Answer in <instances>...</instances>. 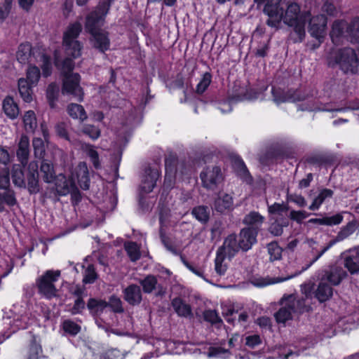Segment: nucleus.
Here are the masks:
<instances>
[{"mask_svg":"<svg viewBox=\"0 0 359 359\" xmlns=\"http://www.w3.org/2000/svg\"><path fill=\"white\" fill-rule=\"evenodd\" d=\"M82 29L81 22L69 24L63 34V46L67 57L60 67L64 76L62 92L70 95L77 101L83 98V91L80 86L81 76L77 73H72L74 67L73 59L81 55L82 45L77 40Z\"/></svg>","mask_w":359,"mask_h":359,"instance_id":"nucleus-1","label":"nucleus"},{"mask_svg":"<svg viewBox=\"0 0 359 359\" xmlns=\"http://www.w3.org/2000/svg\"><path fill=\"white\" fill-rule=\"evenodd\" d=\"M257 4L265 3L264 13L269 16L267 25L271 27L278 28L283 20L285 24L293 28L296 36L294 42H301L304 39L306 23L311 15L309 11H301L297 4H289L287 9L281 0H255Z\"/></svg>","mask_w":359,"mask_h":359,"instance_id":"nucleus-2","label":"nucleus"},{"mask_svg":"<svg viewBox=\"0 0 359 359\" xmlns=\"http://www.w3.org/2000/svg\"><path fill=\"white\" fill-rule=\"evenodd\" d=\"M109 9V4L107 1L100 2L95 11L87 15L85 23L86 30L91 34V43L102 53L107 50L110 46L108 32L100 29Z\"/></svg>","mask_w":359,"mask_h":359,"instance_id":"nucleus-3","label":"nucleus"},{"mask_svg":"<svg viewBox=\"0 0 359 359\" xmlns=\"http://www.w3.org/2000/svg\"><path fill=\"white\" fill-rule=\"evenodd\" d=\"M56 191L59 195L65 196L76 188V182L80 187L87 190L90 187L89 172L86 163L79 162L70 170L69 179L65 175L60 174L53 181Z\"/></svg>","mask_w":359,"mask_h":359,"instance_id":"nucleus-4","label":"nucleus"},{"mask_svg":"<svg viewBox=\"0 0 359 359\" xmlns=\"http://www.w3.org/2000/svg\"><path fill=\"white\" fill-rule=\"evenodd\" d=\"M309 304L307 295L299 297L290 294L284 297L281 300V307L275 315L276 319L278 323H285L297 315L309 311Z\"/></svg>","mask_w":359,"mask_h":359,"instance_id":"nucleus-5","label":"nucleus"},{"mask_svg":"<svg viewBox=\"0 0 359 359\" xmlns=\"http://www.w3.org/2000/svg\"><path fill=\"white\" fill-rule=\"evenodd\" d=\"M330 66L338 65L344 73L354 74L359 66V47L357 52L351 48H344L333 50L328 56Z\"/></svg>","mask_w":359,"mask_h":359,"instance_id":"nucleus-6","label":"nucleus"},{"mask_svg":"<svg viewBox=\"0 0 359 359\" xmlns=\"http://www.w3.org/2000/svg\"><path fill=\"white\" fill-rule=\"evenodd\" d=\"M60 271L48 270L36 280L39 292L46 299H52L57 294V290L55 286L60 276Z\"/></svg>","mask_w":359,"mask_h":359,"instance_id":"nucleus-7","label":"nucleus"},{"mask_svg":"<svg viewBox=\"0 0 359 359\" xmlns=\"http://www.w3.org/2000/svg\"><path fill=\"white\" fill-rule=\"evenodd\" d=\"M200 177L203 187L209 190H215L223 180L221 169L216 165L206 167Z\"/></svg>","mask_w":359,"mask_h":359,"instance_id":"nucleus-8","label":"nucleus"},{"mask_svg":"<svg viewBox=\"0 0 359 359\" xmlns=\"http://www.w3.org/2000/svg\"><path fill=\"white\" fill-rule=\"evenodd\" d=\"M308 20L309 34L321 43L326 35L327 18L324 15H317L313 18L310 15Z\"/></svg>","mask_w":359,"mask_h":359,"instance_id":"nucleus-9","label":"nucleus"},{"mask_svg":"<svg viewBox=\"0 0 359 359\" xmlns=\"http://www.w3.org/2000/svg\"><path fill=\"white\" fill-rule=\"evenodd\" d=\"M355 229L356 226L353 223H348L346 226L342 228L337 236L333 240H332L327 246L324 247L320 251L318 252V254L311 259V261L306 266V267L304 269V270L309 269L334 244L344 241L352 235L355 232Z\"/></svg>","mask_w":359,"mask_h":359,"instance_id":"nucleus-10","label":"nucleus"},{"mask_svg":"<svg viewBox=\"0 0 359 359\" xmlns=\"http://www.w3.org/2000/svg\"><path fill=\"white\" fill-rule=\"evenodd\" d=\"M184 165L180 163L175 168L169 160L165 161V176L164 180V186L166 188H170L172 186L175 178H182L184 175H187L188 171L185 169L183 171Z\"/></svg>","mask_w":359,"mask_h":359,"instance_id":"nucleus-11","label":"nucleus"},{"mask_svg":"<svg viewBox=\"0 0 359 359\" xmlns=\"http://www.w3.org/2000/svg\"><path fill=\"white\" fill-rule=\"evenodd\" d=\"M341 257L345 268L351 274L359 273V246L344 252Z\"/></svg>","mask_w":359,"mask_h":359,"instance_id":"nucleus-12","label":"nucleus"},{"mask_svg":"<svg viewBox=\"0 0 359 359\" xmlns=\"http://www.w3.org/2000/svg\"><path fill=\"white\" fill-rule=\"evenodd\" d=\"M159 176L160 172L157 168H146L142 176L140 185L141 191L144 193L151 192L154 188Z\"/></svg>","mask_w":359,"mask_h":359,"instance_id":"nucleus-13","label":"nucleus"},{"mask_svg":"<svg viewBox=\"0 0 359 359\" xmlns=\"http://www.w3.org/2000/svg\"><path fill=\"white\" fill-rule=\"evenodd\" d=\"M6 324L10 325V332L6 335L8 338L11 333H14L20 329H26L29 325H32L35 321V317H31L28 314L25 315H15L13 320L9 318L6 319Z\"/></svg>","mask_w":359,"mask_h":359,"instance_id":"nucleus-14","label":"nucleus"},{"mask_svg":"<svg viewBox=\"0 0 359 359\" xmlns=\"http://www.w3.org/2000/svg\"><path fill=\"white\" fill-rule=\"evenodd\" d=\"M6 324L10 325V332L6 335L8 338L11 333H14L20 329H26L29 325H32L35 321V317H31L28 314L25 315H15L13 320L9 318L6 319Z\"/></svg>","mask_w":359,"mask_h":359,"instance_id":"nucleus-15","label":"nucleus"},{"mask_svg":"<svg viewBox=\"0 0 359 359\" xmlns=\"http://www.w3.org/2000/svg\"><path fill=\"white\" fill-rule=\"evenodd\" d=\"M257 231L251 227L244 228L241 231L237 239L241 250L246 252L256 243Z\"/></svg>","mask_w":359,"mask_h":359,"instance_id":"nucleus-16","label":"nucleus"},{"mask_svg":"<svg viewBox=\"0 0 359 359\" xmlns=\"http://www.w3.org/2000/svg\"><path fill=\"white\" fill-rule=\"evenodd\" d=\"M271 93L273 100L276 104H280L287 102H294L300 101L303 99L298 92L293 90L285 92L280 88H276L275 87L271 88Z\"/></svg>","mask_w":359,"mask_h":359,"instance_id":"nucleus-17","label":"nucleus"},{"mask_svg":"<svg viewBox=\"0 0 359 359\" xmlns=\"http://www.w3.org/2000/svg\"><path fill=\"white\" fill-rule=\"evenodd\" d=\"M38 168L39 165L36 161H31L28 164L27 182V189L30 194H36L40 190Z\"/></svg>","mask_w":359,"mask_h":359,"instance_id":"nucleus-18","label":"nucleus"},{"mask_svg":"<svg viewBox=\"0 0 359 359\" xmlns=\"http://www.w3.org/2000/svg\"><path fill=\"white\" fill-rule=\"evenodd\" d=\"M241 247L236 236L233 234L229 235L224 241V243L217 251L226 255L229 259L233 257L240 250Z\"/></svg>","mask_w":359,"mask_h":359,"instance_id":"nucleus-19","label":"nucleus"},{"mask_svg":"<svg viewBox=\"0 0 359 359\" xmlns=\"http://www.w3.org/2000/svg\"><path fill=\"white\" fill-rule=\"evenodd\" d=\"M16 155L18 161L24 167L27 163L29 155V139L26 135H22L20 137Z\"/></svg>","mask_w":359,"mask_h":359,"instance_id":"nucleus-20","label":"nucleus"},{"mask_svg":"<svg viewBox=\"0 0 359 359\" xmlns=\"http://www.w3.org/2000/svg\"><path fill=\"white\" fill-rule=\"evenodd\" d=\"M346 272L341 267H332L330 271H327L322 278H325V281L330 285H337L346 276Z\"/></svg>","mask_w":359,"mask_h":359,"instance_id":"nucleus-21","label":"nucleus"},{"mask_svg":"<svg viewBox=\"0 0 359 359\" xmlns=\"http://www.w3.org/2000/svg\"><path fill=\"white\" fill-rule=\"evenodd\" d=\"M157 283L156 278L151 275L147 276L140 281V285L145 293H151L155 289H157L156 295L162 296L165 293V289L161 285H158Z\"/></svg>","mask_w":359,"mask_h":359,"instance_id":"nucleus-22","label":"nucleus"},{"mask_svg":"<svg viewBox=\"0 0 359 359\" xmlns=\"http://www.w3.org/2000/svg\"><path fill=\"white\" fill-rule=\"evenodd\" d=\"M124 299L130 304H139L142 301V292L140 286L130 285L124 290Z\"/></svg>","mask_w":359,"mask_h":359,"instance_id":"nucleus-23","label":"nucleus"},{"mask_svg":"<svg viewBox=\"0 0 359 359\" xmlns=\"http://www.w3.org/2000/svg\"><path fill=\"white\" fill-rule=\"evenodd\" d=\"M18 91L20 97L24 102L29 103L33 100V88L34 86L31 85L25 78H20L18 81Z\"/></svg>","mask_w":359,"mask_h":359,"instance_id":"nucleus-24","label":"nucleus"},{"mask_svg":"<svg viewBox=\"0 0 359 359\" xmlns=\"http://www.w3.org/2000/svg\"><path fill=\"white\" fill-rule=\"evenodd\" d=\"M2 108L4 112L9 118L13 120L18 116L19 107L12 97L7 96L4 98L2 102Z\"/></svg>","mask_w":359,"mask_h":359,"instance_id":"nucleus-25","label":"nucleus"},{"mask_svg":"<svg viewBox=\"0 0 359 359\" xmlns=\"http://www.w3.org/2000/svg\"><path fill=\"white\" fill-rule=\"evenodd\" d=\"M233 206V198L227 194H222L215 200L214 207L215 209L219 212H224L229 210Z\"/></svg>","mask_w":359,"mask_h":359,"instance_id":"nucleus-26","label":"nucleus"},{"mask_svg":"<svg viewBox=\"0 0 359 359\" xmlns=\"http://www.w3.org/2000/svg\"><path fill=\"white\" fill-rule=\"evenodd\" d=\"M23 126L27 133H33L37 128V118L32 110L25 111L22 116Z\"/></svg>","mask_w":359,"mask_h":359,"instance_id":"nucleus-27","label":"nucleus"},{"mask_svg":"<svg viewBox=\"0 0 359 359\" xmlns=\"http://www.w3.org/2000/svg\"><path fill=\"white\" fill-rule=\"evenodd\" d=\"M32 55L34 56L35 53L32 49V46L29 43H21L16 53L17 60L21 64H25L29 61Z\"/></svg>","mask_w":359,"mask_h":359,"instance_id":"nucleus-28","label":"nucleus"},{"mask_svg":"<svg viewBox=\"0 0 359 359\" xmlns=\"http://www.w3.org/2000/svg\"><path fill=\"white\" fill-rule=\"evenodd\" d=\"M332 295V288L325 278H322L316 291V297L320 302L327 300Z\"/></svg>","mask_w":359,"mask_h":359,"instance_id":"nucleus-29","label":"nucleus"},{"mask_svg":"<svg viewBox=\"0 0 359 359\" xmlns=\"http://www.w3.org/2000/svg\"><path fill=\"white\" fill-rule=\"evenodd\" d=\"M40 171L43 181L46 183L53 182L57 177L55 175L53 165L46 160L41 162Z\"/></svg>","mask_w":359,"mask_h":359,"instance_id":"nucleus-30","label":"nucleus"},{"mask_svg":"<svg viewBox=\"0 0 359 359\" xmlns=\"http://www.w3.org/2000/svg\"><path fill=\"white\" fill-rule=\"evenodd\" d=\"M343 220V217L337 214L331 217H325L323 218H312L308 221V223L316 224L318 225L333 226L339 224Z\"/></svg>","mask_w":359,"mask_h":359,"instance_id":"nucleus-31","label":"nucleus"},{"mask_svg":"<svg viewBox=\"0 0 359 359\" xmlns=\"http://www.w3.org/2000/svg\"><path fill=\"white\" fill-rule=\"evenodd\" d=\"M333 196V191L330 189H322L318 195L313 199L312 203L309 207L311 210H318L321 205L325 201L326 199L332 198Z\"/></svg>","mask_w":359,"mask_h":359,"instance_id":"nucleus-32","label":"nucleus"},{"mask_svg":"<svg viewBox=\"0 0 359 359\" xmlns=\"http://www.w3.org/2000/svg\"><path fill=\"white\" fill-rule=\"evenodd\" d=\"M83 152L89 157L90 162L95 169L101 168V163L100 161L99 154L95 149V147L89 144H84L81 147Z\"/></svg>","mask_w":359,"mask_h":359,"instance_id":"nucleus-33","label":"nucleus"},{"mask_svg":"<svg viewBox=\"0 0 359 359\" xmlns=\"http://www.w3.org/2000/svg\"><path fill=\"white\" fill-rule=\"evenodd\" d=\"M172 306L180 316L188 317L191 315V306L185 304L180 298H175L172 301Z\"/></svg>","mask_w":359,"mask_h":359,"instance_id":"nucleus-34","label":"nucleus"},{"mask_svg":"<svg viewBox=\"0 0 359 359\" xmlns=\"http://www.w3.org/2000/svg\"><path fill=\"white\" fill-rule=\"evenodd\" d=\"M264 219V217L259 212L253 211L244 217L243 223L251 226V228L255 229L257 231L258 228L262 224Z\"/></svg>","mask_w":359,"mask_h":359,"instance_id":"nucleus-35","label":"nucleus"},{"mask_svg":"<svg viewBox=\"0 0 359 359\" xmlns=\"http://www.w3.org/2000/svg\"><path fill=\"white\" fill-rule=\"evenodd\" d=\"M226 257L221 251L217 252L215 259V271L219 276L224 275L228 269V264L226 262Z\"/></svg>","mask_w":359,"mask_h":359,"instance_id":"nucleus-36","label":"nucleus"},{"mask_svg":"<svg viewBox=\"0 0 359 359\" xmlns=\"http://www.w3.org/2000/svg\"><path fill=\"white\" fill-rule=\"evenodd\" d=\"M68 114L73 118L83 121L87 118L86 113L83 107L78 104H70L67 108Z\"/></svg>","mask_w":359,"mask_h":359,"instance_id":"nucleus-37","label":"nucleus"},{"mask_svg":"<svg viewBox=\"0 0 359 359\" xmlns=\"http://www.w3.org/2000/svg\"><path fill=\"white\" fill-rule=\"evenodd\" d=\"M12 180L15 185L19 187H26L24 172L20 165H14L12 168Z\"/></svg>","mask_w":359,"mask_h":359,"instance_id":"nucleus-38","label":"nucleus"},{"mask_svg":"<svg viewBox=\"0 0 359 359\" xmlns=\"http://www.w3.org/2000/svg\"><path fill=\"white\" fill-rule=\"evenodd\" d=\"M108 306L107 302L103 300H97L95 299H90L87 307L90 312L93 314H99L102 312L104 309Z\"/></svg>","mask_w":359,"mask_h":359,"instance_id":"nucleus-39","label":"nucleus"},{"mask_svg":"<svg viewBox=\"0 0 359 359\" xmlns=\"http://www.w3.org/2000/svg\"><path fill=\"white\" fill-rule=\"evenodd\" d=\"M61 327L66 334L71 336H75L81 331V326L72 320H64Z\"/></svg>","mask_w":359,"mask_h":359,"instance_id":"nucleus-40","label":"nucleus"},{"mask_svg":"<svg viewBox=\"0 0 359 359\" xmlns=\"http://www.w3.org/2000/svg\"><path fill=\"white\" fill-rule=\"evenodd\" d=\"M27 77L25 79L28 81L31 85L36 86L40 79L39 69L36 66H29L27 70Z\"/></svg>","mask_w":359,"mask_h":359,"instance_id":"nucleus-41","label":"nucleus"},{"mask_svg":"<svg viewBox=\"0 0 359 359\" xmlns=\"http://www.w3.org/2000/svg\"><path fill=\"white\" fill-rule=\"evenodd\" d=\"M125 249L131 261L135 262L140 257V249L137 245L133 242H128L125 244Z\"/></svg>","mask_w":359,"mask_h":359,"instance_id":"nucleus-42","label":"nucleus"},{"mask_svg":"<svg viewBox=\"0 0 359 359\" xmlns=\"http://www.w3.org/2000/svg\"><path fill=\"white\" fill-rule=\"evenodd\" d=\"M212 81V75L209 72L203 74L202 78L196 86V91L198 94L203 93Z\"/></svg>","mask_w":359,"mask_h":359,"instance_id":"nucleus-43","label":"nucleus"},{"mask_svg":"<svg viewBox=\"0 0 359 359\" xmlns=\"http://www.w3.org/2000/svg\"><path fill=\"white\" fill-rule=\"evenodd\" d=\"M231 355L229 349L222 347H210L208 353V356L226 359Z\"/></svg>","mask_w":359,"mask_h":359,"instance_id":"nucleus-44","label":"nucleus"},{"mask_svg":"<svg viewBox=\"0 0 359 359\" xmlns=\"http://www.w3.org/2000/svg\"><path fill=\"white\" fill-rule=\"evenodd\" d=\"M271 261L278 260L281 258L282 249L276 243H271L267 246Z\"/></svg>","mask_w":359,"mask_h":359,"instance_id":"nucleus-45","label":"nucleus"},{"mask_svg":"<svg viewBox=\"0 0 359 359\" xmlns=\"http://www.w3.org/2000/svg\"><path fill=\"white\" fill-rule=\"evenodd\" d=\"M34 155L36 158H43L45 154L44 142L40 137H34L32 140Z\"/></svg>","mask_w":359,"mask_h":359,"instance_id":"nucleus-46","label":"nucleus"},{"mask_svg":"<svg viewBox=\"0 0 359 359\" xmlns=\"http://www.w3.org/2000/svg\"><path fill=\"white\" fill-rule=\"evenodd\" d=\"M192 215L196 219L201 222H205L208 219V208L204 206H198L193 209Z\"/></svg>","mask_w":359,"mask_h":359,"instance_id":"nucleus-47","label":"nucleus"},{"mask_svg":"<svg viewBox=\"0 0 359 359\" xmlns=\"http://www.w3.org/2000/svg\"><path fill=\"white\" fill-rule=\"evenodd\" d=\"M292 277V276H289V277H287L285 278L277 279L275 281H271L269 278H256L253 279L252 283L256 287H265V286H267V285L273 284V283H280V282L287 280Z\"/></svg>","mask_w":359,"mask_h":359,"instance_id":"nucleus-48","label":"nucleus"},{"mask_svg":"<svg viewBox=\"0 0 359 359\" xmlns=\"http://www.w3.org/2000/svg\"><path fill=\"white\" fill-rule=\"evenodd\" d=\"M289 208L284 203H275L273 205L268 206V212L271 215H281L283 212H287Z\"/></svg>","mask_w":359,"mask_h":359,"instance_id":"nucleus-49","label":"nucleus"},{"mask_svg":"<svg viewBox=\"0 0 359 359\" xmlns=\"http://www.w3.org/2000/svg\"><path fill=\"white\" fill-rule=\"evenodd\" d=\"M9 185V168L0 167V189H7Z\"/></svg>","mask_w":359,"mask_h":359,"instance_id":"nucleus-50","label":"nucleus"},{"mask_svg":"<svg viewBox=\"0 0 359 359\" xmlns=\"http://www.w3.org/2000/svg\"><path fill=\"white\" fill-rule=\"evenodd\" d=\"M97 276L92 264L88 266L85 270L83 281L84 283H93L97 279Z\"/></svg>","mask_w":359,"mask_h":359,"instance_id":"nucleus-51","label":"nucleus"},{"mask_svg":"<svg viewBox=\"0 0 359 359\" xmlns=\"http://www.w3.org/2000/svg\"><path fill=\"white\" fill-rule=\"evenodd\" d=\"M58 93V87L55 83H51L47 88V98L49 101L50 107L53 108L55 106L54 102L57 98Z\"/></svg>","mask_w":359,"mask_h":359,"instance_id":"nucleus-52","label":"nucleus"},{"mask_svg":"<svg viewBox=\"0 0 359 359\" xmlns=\"http://www.w3.org/2000/svg\"><path fill=\"white\" fill-rule=\"evenodd\" d=\"M310 215L309 213L304 210H292L290 212L289 217L290 219L301 224L302 221Z\"/></svg>","mask_w":359,"mask_h":359,"instance_id":"nucleus-53","label":"nucleus"},{"mask_svg":"<svg viewBox=\"0 0 359 359\" xmlns=\"http://www.w3.org/2000/svg\"><path fill=\"white\" fill-rule=\"evenodd\" d=\"M82 132L93 140H97L100 136V130L92 125L84 126Z\"/></svg>","mask_w":359,"mask_h":359,"instance_id":"nucleus-54","label":"nucleus"},{"mask_svg":"<svg viewBox=\"0 0 359 359\" xmlns=\"http://www.w3.org/2000/svg\"><path fill=\"white\" fill-rule=\"evenodd\" d=\"M40 60L43 63L41 65L43 76L45 77L50 76L51 74L50 58L44 54H42L40 56Z\"/></svg>","mask_w":359,"mask_h":359,"instance_id":"nucleus-55","label":"nucleus"},{"mask_svg":"<svg viewBox=\"0 0 359 359\" xmlns=\"http://www.w3.org/2000/svg\"><path fill=\"white\" fill-rule=\"evenodd\" d=\"M107 304L108 306H109L115 313H121L123 311L122 302L121 299L116 296H111L109 298V302H107Z\"/></svg>","mask_w":359,"mask_h":359,"instance_id":"nucleus-56","label":"nucleus"},{"mask_svg":"<svg viewBox=\"0 0 359 359\" xmlns=\"http://www.w3.org/2000/svg\"><path fill=\"white\" fill-rule=\"evenodd\" d=\"M41 353V346L34 339L32 342L29 349V356L27 359H38L39 355Z\"/></svg>","mask_w":359,"mask_h":359,"instance_id":"nucleus-57","label":"nucleus"},{"mask_svg":"<svg viewBox=\"0 0 359 359\" xmlns=\"http://www.w3.org/2000/svg\"><path fill=\"white\" fill-rule=\"evenodd\" d=\"M287 201L295 203L297 206L300 208H303L306 205V199L302 195L296 194H287Z\"/></svg>","mask_w":359,"mask_h":359,"instance_id":"nucleus-58","label":"nucleus"},{"mask_svg":"<svg viewBox=\"0 0 359 359\" xmlns=\"http://www.w3.org/2000/svg\"><path fill=\"white\" fill-rule=\"evenodd\" d=\"M85 302L83 298L79 297L74 301L73 307L71 309V313L74 315L81 313L85 309Z\"/></svg>","mask_w":359,"mask_h":359,"instance_id":"nucleus-59","label":"nucleus"},{"mask_svg":"<svg viewBox=\"0 0 359 359\" xmlns=\"http://www.w3.org/2000/svg\"><path fill=\"white\" fill-rule=\"evenodd\" d=\"M288 225V221L283 222L281 224L278 223H273L271 225L269 228V231L273 234L274 236H280L283 233V227L287 226Z\"/></svg>","mask_w":359,"mask_h":359,"instance_id":"nucleus-60","label":"nucleus"},{"mask_svg":"<svg viewBox=\"0 0 359 359\" xmlns=\"http://www.w3.org/2000/svg\"><path fill=\"white\" fill-rule=\"evenodd\" d=\"M234 98L224 100L219 103L218 109L222 114H226L232 110V102Z\"/></svg>","mask_w":359,"mask_h":359,"instance_id":"nucleus-61","label":"nucleus"},{"mask_svg":"<svg viewBox=\"0 0 359 359\" xmlns=\"http://www.w3.org/2000/svg\"><path fill=\"white\" fill-rule=\"evenodd\" d=\"M184 264L186 266V267L191 271L193 273L196 275L198 277L202 278L204 280H206L205 278L203 276L204 273V269L203 267H197L191 265L187 261H183Z\"/></svg>","mask_w":359,"mask_h":359,"instance_id":"nucleus-62","label":"nucleus"},{"mask_svg":"<svg viewBox=\"0 0 359 359\" xmlns=\"http://www.w3.org/2000/svg\"><path fill=\"white\" fill-rule=\"evenodd\" d=\"M10 162V156L6 149L0 147V167L8 168V164Z\"/></svg>","mask_w":359,"mask_h":359,"instance_id":"nucleus-63","label":"nucleus"},{"mask_svg":"<svg viewBox=\"0 0 359 359\" xmlns=\"http://www.w3.org/2000/svg\"><path fill=\"white\" fill-rule=\"evenodd\" d=\"M204 318L211 323H217L220 320L217 312L214 310H207L204 312Z\"/></svg>","mask_w":359,"mask_h":359,"instance_id":"nucleus-64","label":"nucleus"}]
</instances>
